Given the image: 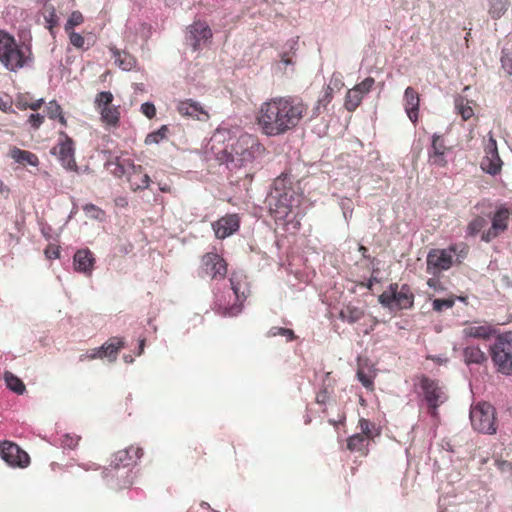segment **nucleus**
Returning <instances> with one entry per match:
<instances>
[{
	"instance_id": "52",
	"label": "nucleus",
	"mask_w": 512,
	"mask_h": 512,
	"mask_svg": "<svg viewBox=\"0 0 512 512\" xmlns=\"http://www.w3.org/2000/svg\"><path fill=\"white\" fill-rule=\"evenodd\" d=\"M28 122L34 129H38L44 122V116L41 114H31L28 118Z\"/></svg>"
},
{
	"instance_id": "9",
	"label": "nucleus",
	"mask_w": 512,
	"mask_h": 512,
	"mask_svg": "<svg viewBox=\"0 0 512 512\" xmlns=\"http://www.w3.org/2000/svg\"><path fill=\"white\" fill-rule=\"evenodd\" d=\"M378 300L389 309H410L414 304V294L408 284L399 287L397 283H392L387 290L379 295Z\"/></svg>"
},
{
	"instance_id": "18",
	"label": "nucleus",
	"mask_w": 512,
	"mask_h": 512,
	"mask_svg": "<svg viewBox=\"0 0 512 512\" xmlns=\"http://www.w3.org/2000/svg\"><path fill=\"white\" fill-rule=\"evenodd\" d=\"M211 38L212 31L205 22L196 21L188 27L186 40L193 47V50H198L201 45Z\"/></svg>"
},
{
	"instance_id": "40",
	"label": "nucleus",
	"mask_w": 512,
	"mask_h": 512,
	"mask_svg": "<svg viewBox=\"0 0 512 512\" xmlns=\"http://www.w3.org/2000/svg\"><path fill=\"white\" fill-rule=\"evenodd\" d=\"M486 225L487 221L483 217L477 216L469 222L467 226V233L470 236H475L482 231Z\"/></svg>"
},
{
	"instance_id": "6",
	"label": "nucleus",
	"mask_w": 512,
	"mask_h": 512,
	"mask_svg": "<svg viewBox=\"0 0 512 512\" xmlns=\"http://www.w3.org/2000/svg\"><path fill=\"white\" fill-rule=\"evenodd\" d=\"M230 284L236 302L232 305H225L220 300H217L214 306L215 312L223 317L237 316L242 311L243 303L250 294L249 282L244 273L233 272L230 277Z\"/></svg>"
},
{
	"instance_id": "22",
	"label": "nucleus",
	"mask_w": 512,
	"mask_h": 512,
	"mask_svg": "<svg viewBox=\"0 0 512 512\" xmlns=\"http://www.w3.org/2000/svg\"><path fill=\"white\" fill-rule=\"evenodd\" d=\"M177 111L183 117H190L199 121H207L210 117L200 103L192 99L180 101L177 105Z\"/></svg>"
},
{
	"instance_id": "39",
	"label": "nucleus",
	"mask_w": 512,
	"mask_h": 512,
	"mask_svg": "<svg viewBox=\"0 0 512 512\" xmlns=\"http://www.w3.org/2000/svg\"><path fill=\"white\" fill-rule=\"evenodd\" d=\"M169 129L166 125H162L158 130L149 133L145 138V144H158L167 137Z\"/></svg>"
},
{
	"instance_id": "42",
	"label": "nucleus",
	"mask_w": 512,
	"mask_h": 512,
	"mask_svg": "<svg viewBox=\"0 0 512 512\" xmlns=\"http://www.w3.org/2000/svg\"><path fill=\"white\" fill-rule=\"evenodd\" d=\"M84 22V17L80 11H73L66 24H65V32L74 31V27L81 25Z\"/></svg>"
},
{
	"instance_id": "15",
	"label": "nucleus",
	"mask_w": 512,
	"mask_h": 512,
	"mask_svg": "<svg viewBox=\"0 0 512 512\" xmlns=\"http://www.w3.org/2000/svg\"><path fill=\"white\" fill-rule=\"evenodd\" d=\"M374 83L375 80L373 77H367L362 82L349 89L344 100L345 109L349 112L355 111L362 103L364 96L371 91Z\"/></svg>"
},
{
	"instance_id": "5",
	"label": "nucleus",
	"mask_w": 512,
	"mask_h": 512,
	"mask_svg": "<svg viewBox=\"0 0 512 512\" xmlns=\"http://www.w3.org/2000/svg\"><path fill=\"white\" fill-rule=\"evenodd\" d=\"M111 173L116 177L127 176L130 188L133 191L144 190L149 187L150 177L144 173L141 165H135L130 158L116 157L108 162Z\"/></svg>"
},
{
	"instance_id": "45",
	"label": "nucleus",
	"mask_w": 512,
	"mask_h": 512,
	"mask_svg": "<svg viewBox=\"0 0 512 512\" xmlns=\"http://www.w3.org/2000/svg\"><path fill=\"white\" fill-rule=\"evenodd\" d=\"M333 99V89L330 86H327V88L324 91L323 96L318 100L317 106L315 107V112L317 115H319L320 107L322 106L324 109H326V106L332 101Z\"/></svg>"
},
{
	"instance_id": "44",
	"label": "nucleus",
	"mask_w": 512,
	"mask_h": 512,
	"mask_svg": "<svg viewBox=\"0 0 512 512\" xmlns=\"http://www.w3.org/2000/svg\"><path fill=\"white\" fill-rule=\"evenodd\" d=\"M358 426L360 428V433L363 436L367 437V440H372L374 438L373 428L374 425L367 419L361 418L359 420Z\"/></svg>"
},
{
	"instance_id": "55",
	"label": "nucleus",
	"mask_w": 512,
	"mask_h": 512,
	"mask_svg": "<svg viewBox=\"0 0 512 512\" xmlns=\"http://www.w3.org/2000/svg\"><path fill=\"white\" fill-rule=\"evenodd\" d=\"M329 399V394L326 389L320 391L316 395V402L318 404H325Z\"/></svg>"
},
{
	"instance_id": "36",
	"label": "nucleus",
	"mask_w": 512,
	"mask_h": 512,
	"mask_svg": "<svg viewBox=\"0 0 512 512\" xmlns=\"http://www.w3.org/2000/svg\"><path fill=\"white\" fill-rule=\"evenodd\" d=\"M375 376V372H373L371 369L366 371L363 367H359L357 370L358 380L368 390H373Z\"/></svg>"
},
{
	"instance_id": "24",
	"label": "nucleus",
	"mask_w": 512,
	"mask_h": 512,
	"mask_svg": "<svg viewBox=\"0 0 512 512\" xmlns=\"http://www.w3.org/2000/svg\"><path fill=\"white\" fill-rule=\"evenodd\" d=\"M73 260L76 271L82 272L86 275H90L92 273L95 258L89 249L78 250L75 253Z\"/></svg>"
},
{
	"instance_id": "23",
	"label": "nucleus",
	"mask_w": 512,
	"mask_h": 512,
	"mask_svg": "<svg viewBox=\"0 0 512 512\" xmlns=\"http://www.w3.org/2000/svg\"><path fill=\"white\" fill-rule=\"evenodd\" d=\"M403 101L408 118L415 124L419 117L420 96L418 92L413 87H407Z\"/></svg>"
},
{
	"instance_id": "46",
	"label": "nucleus",
	"mask_w": 512,
	"mask_h": 512,
	"mask_svg": "<svg viewBox=\"0 0 512 512\" xmlns=\"http://www.w3.org/2000/svg\"><path fill=\"white\" fill-rule=\"evenodd\" d=\"M501 65L506 74L512 75V49L502 51Z\"/></svg>"
},
{
	"instance_id": "53",
	"label": "nucleus",
	"mask_w": 512,
	"mask_h": 512,
	"mask_svg": "<svg viewBox=\"0 0 512 512\" xmlns=\"http://www.w3.org/2000/svg\"><path fill=\"white\" fill-rule=\"evenodd\" d=\"M96 358H102L100 348L92 349L90 352L82 354L80 356V361L94 360Z\"/></svg>"
},
{
	"instance_id": "41",
	"label": "nucleus",
	"mask_w": 512,
	"mask_h": 512,
	"mask_svg": "<svg viewBox=\"0 0 512 512\" xmlns=\"http://www.w3.org/2000/svg\"><path fill=\"white\" fill-rule=\"evenodd\" d=\"M83 211L86 214V216H88L91 219L103 220L105 217V212L101 208L97 207L92 203L85 204L83 206Z\"/></svg>"
},
{
	"instance_id": "4",
	"label": "nucleus",
	"mask_w": 512,
	"mask_h": 512,
	"mask_svg": "<svg viewBox=\"0 0 512 512\" xmlns=\"http://www.w3.org/2000/svg\"><path fill=\"white\" fill-rule=\"evenodd\" d=\"M31 50L28 46L20 45L14 36L5 30H0V63L9 71L16 72L31 61Z\"/></svg>"
},
{
	"instance_id": "17",
	"label": "nucleus",
	"mask_w": 512,
	"mask_h": 512,
	"mask_svg": "<svg viewBox=\"0 0 512 512\" xmlns=\"http://www.w3.org/2000/svg\"><path fill=\"white\" fill-rule=\"evenodd\" d=\"M485 156L481 161V169L490 174L497 175L501 172L503 162L499 156L496 140L491 135L486 146H485Z\"/></svg>"
},
{
	"instance_id": "35",
	"label": "nucleus",
	"mask_w": 512,
	"mask_h": 512,
	"mask_svg": "<svg viewBox=\"0 0 512 512\" xmlns=\"http://www.w3.org/2000/svg\"><path fill=\"white\" fill-rule=\"evenodd\" d=\"M467 337L487 339L490 337L492 330L488 326H469L463 330Z\"/></svg>"
},
{
	"instance_id": "57",
	"label": "nucleus",
	"mask_w": 512,
	"mask_h": 512,
	"mask_svg": "<svg viewBox=\"0 0 512 512\" xmlns=\"http://www.w3.org/2000/svg\"><path fill=\"white\" fill-rule=\"evenodd\" d=\"M496 465L498 469H500L503 472H511L512 471V465L508 461H497Z\"/></svg>"
},
{
	"instance_id": "34",
	"label": "nucleus",
	"mask_w": 512,
	"mask_h": 512,
	"mask_svg": "<svg viewBox=\"0 0 512 512\" xmlns=\"http://www.w3.org/2000/svg\"><path fill=\"white\" fill-rule=\"evenodd\" d=\"M455 107L464 121L469 120L474 115V110L471 106V102L465 99L464 97H458L455 100Z\"/></svg>"
},
{
	"instance_id": "1",
	"label": "nucleus",
	"mask_w": 512,
	"mask_h": 512,
	"mask_svg": "<svg viewBox=\"0 0 512 512\" xmlns=\"http://www.w3.org/2000/svg\"><path fill=\"white\" fill-rule=\"evenodd\" d=\"M308 104L299 96L272 97L261 103L256 124L267 137L282 136L296 129L308 114Z\"/></svg>"
},
{
	"instance_id": "27",
	"label": "nucleus",
	"mask_w": 512,
	"mask_h": 512,
	"mask_svg": "<svg viewBox=\"0 0 512 512\" xmlns=\"http://www.w3.org/2000/svg\"><path fill=\"white\" fill-rule=\"evenodd\" d=\"M100 119L107 128H118L120 125V106L105 107L98 111Z\"/></svg>"
},
{
	"instance_id": "16",
	"label": "nucleus",
	"mask_w": 512,
	"mask_h": 512,
	"mask_svg": "<svg viewBox=\"0 0 512 512\" xmlns=\"http://www.w3.org/2000/svg\"><path fill=\"white\" fill-rule=\"evenodd\" d=\"M201 267L205 275L211 279H224L227 274V263L217 253H206L201 258Z\"/></svg>"
},
{
	"instance_id": "63",
	"label": "nucleus",
	"mask_w": 512,
	"mask_h": 512,
	"mask_svg": "<svg viewBox=\"0 0 512 512\" xmlns=\"http://www.w3.org/2000/svg\"><path fill=\"white\" fill-rule=\"evenodd\" d=\"M282 62H284L286 65L290 64L291 63V60L287 57L286 54H283L282 55V58H281Z\"/></svg>"
},
{
	"instance_id": "13",
	"label": "nucleus",
	"mask_w": 512,
	"mask_h": 512,
	"mask_svg": "<svg viewBox=\"0 0 512 512\" xmlns=\"http://www.w3.org/2000/svg\"><path fill=\"white\" fill-rule=\"evenodd\" d=\"M0 455L1 458L12 467L26 468L30 464V457L27 452L10 441L1 443Z\"/></svg>"
},
{
	"instance_id": "31",
	"label": "nucleus",
	"mask_w": 512,
	"mask_h": 512,
	"mask_svg": "<svg viewBox=\"0 0 512 512\" xmlns=\"http://www.w3.org/2000/svg\"><path fill=\"white\" fill-rule=\"evenodd\" d=\"M369 440L367 437L362 434H354L347 439V448L351 452H367V446L369 445Z\"/></svg>"
},
{
	"instance_id": "10",
	"label": "nucleus",
	"mask_w": 512,
	"mask_h": 512,
	"mask_svg": "<svg viewBox=\"0 0 512 512\" xmlns=\"http://www.w3.org/2000/svg\"><path fill=\"white\" fill-rule=\"evenodd\" d=\"M496 411L487 403L480 402L474 405L470 411V420L473 428L479 432L493 434L496 432Z\"/></svg>"
},
{
	"instance_id": "49",
	"label": "nucleus",
	"mask_w": 512,
	"mask_h": 512,
	"mask_svg": "<svg viewBox=\"0 0 512 512\" xmlns=\"http://www.w3.org/2000/svg\"><path fill=\"white\" fill-rule=\"evenodd\" d=\"M80 439L81 438L78 435L66 434L63 436L61 443L66 448L74 449L78 445Z\"/></svg>"
},
{
	"instance_id": "61",
	"label": "nucleus",
	"mask_w": 512,
	"mask_h": 512,
	"mask_svg": "<svg viewBox=\"0 0 512 512\" xmlns=\"http://www.w3.org/2000/svg\"><path fill=\"white\" fill-rule=\"evenodd\" d=\"M378 280L376 277L372 276L368 281L367 283L365 284V287L368 288V289H372V286L374 285V283H377Z\"/></svg>"
},
{
	"instance_id": "2",
	"label": "nucleus",
	"mask_w": 512,
	"mask_h": 512,
	"mask_svg": "<svg viewBox=\"0 0 512 512\" xmlns=\"http://www.w3.org/2000/svg\"><path fill=\"white\" fill-rule=\"evenodd\" d=\"M265 152V146L255 135L243 133L231 145L230 151L224 150L219 159L232 170L251 165Z\"/></svg>"
},
{
	"instance_id": "54",
	"label": "nucleus",
	"mask_w": 512,
	"mask_h": 512,
	"mask_svg": "<svg viewBox=\"0 0 512 512\" xmlns=\"http://www.w3.org/2000/svg\"><path fill=\"white\" fill-rule=\"evenodd\" d=\"M12 107V101L8 97L0 96V110L7 112Z\"/></svg>"
},
{
	"instance_id": "8",
	"label": "nucleus",
	"mask_w": 512,
	"mask_h": 512,
	"mask_svg": "<svg viewBox=\"0 0 512 512\" xmlns=\"http://www.w3.org/2000/svg\"><path fill=\"white\" fill-rule=\"evenodd\" d=\"M490 351L497 370L502 374L512 375V331L499 335Z\"/></svg>"
},
{
	"instance_id": "47",
	"label": "nucleus",
	"mask_w": 512,
	"mask_h": 512,
	"mask_svg": "<svg viewBox=\"0 0 512 512\" xmlns=\"http://www.w3.org/2000/svg\"><path fill=\"white\" fill-rule=\"evenodd\" d=\"M455 300L453 298L447 299H434L433 300V310L436 312H442L445 309H450L454 306Z\"/></svg>"
},
{
	"instance_id": "28",
	"label": "nucleus",
	"mask_w": 512,
	"mask_h": 512,
	"mask_svg": "<svg viewBox=\"0 0 512 512\" xmlns=\"http://www.w3.org/2000/svg\"><path fill=\"white\" fill-rule=\"evenodd\" d=\"M364 316L365 312L363 309L350 304L342 308L339 313V318L349 324L360 321Z\"/></svg>"
},
{
	"instance_id": "25",
	"label": "nucleus",
	"mask_w": 512,
	"mask_h": 512,
	"mask_svg": "<svg viewBox=\"0 0 512 512\" xmlns=\"http://www.w3.org/2000/svg\"><path fill=\"white\" fill-rule=\"evenodd\" d=\"M124 340L120 337H111L100 348L102 358L106 357L110 362L117 359L118 352L124 348Z\"/></svg>"
},
{
	"instance_id": "48",
	"label": "nucleus",
	"mask_w": 512,
	"mask_h": 512,
	"mask_svg": "<svg viewBox=\"0 0 512 512\" xmlns=\"http://www.w3.org/2000/svg\"><path fill=\"white\" fill-rule=\"evenodd\" d=\"M68 35H69V40H70V43L77 49H88V47H85V39L84 37L75 32V31H69L67 32Z\"/></svg>"
},
{
	"instance_id": "12",
	"label": "nucleus",
	"mask_w": 512,
	"mask_h": 512,
	"mask_svg": "<svg viewBox=\"0 0 512 512\" xmlns=\"http://www.w3.org/2000/svg\"><path fill=\"white\" fill-rule=\"evenodd\" d=\"M52 154L56 155L62 166L68 170L76 171L74 141L65 132L59 133L57 145L52 149Z\"/></svg>"
},
{
	"instance_id": "33",
	"label": "nucleus",
	"mask_w": 512,
	"mask_h": 512,
	"mask_svg": "<svg viewBox=\"0 0 512 512\" xmlns=\"http://www.w3.org/2000/svg\"><path fill=\"white\" fill-rule=\"evenodd\" d=\"M4 380L6 382L7 387L13 392L20 395L25 392V384L20 378L15 376L13 373L6 371L4 373Z\"/></svg>"
},
{
	"instance_id": "14",
	"label": "nucleus",
	"mask_w": 512,
	"mask_h": 512,
	"mask_svg": "<svg viewBox=\"0 0 512 512\" xmlns=\"http://www.w3.org/2000/svg\"><path fill=\"white\" fill-rule=\"evenodd\" d=\"M510 215L511 211L507 207L503 205L498 207L492 216L491 227L482 233L481 240L488 243L505 232L508 228Z\"/></svg>"
},
{
	"instance_id": "11",
	"label": "nucleus",
	"mask_w": 512,
	"mask_h": 512,
	"mask_svg": "<svg viewBox=\"0 0 512 512\" xmlns=\"http://www.w3.org/2000/svg\"><path fill=\"white\" fill-rule=\"evenodd\" d=\"M419 384L422 389L424 399L428 405L429 414L432 417L437 418L439 406L447 399L445 392L437 381L430 379L425 375H421L419 377Z\"/></svg>"
},
{
	"instance_id": "60",
	"label": "nucleus",
	"mask_w": 512,
	"mask_h": 512,
	"mask_svg": "<svg viewBox=\"0 0 512 512\" xmlns=\"http://www.w3.org/2000/svg\"><path fill=\"white\" fill-rule=\"evenodd\" d=\"M427 285H428L429 287H431V288L436 289V288H437V286L439 285V281H438V280H436V279L430 278V279H428V281H427Z\"/></svg>"
},
{
	"instance_id": "26",
	"label": "nucleus",
	"mask_w": 512,
	"mask_h": 512,
	"mask_svg": "<svg viewBox=\"0 0 512 512\" xmlns=\"http://www.w3.org/2000/svg\"><path fill=\"white\" fill-rule=\"evenodd\" d=\"M9 157L21 165H39V158L36 154L15 146L9 150Z\"/></svg>"
},
{
	"instance_id": "56",
	"label": "nucleus",
	"mask_w": 512,
	"mask_h": 512,
	"mask_svg": "<svg viewBox=\"0 0 512 512\" xmlns=\"http://www.w3.org/2000/svg\"><path fill=\"white\" fill-rule=\"evenodd\" d=\"M45 254H46V256H47L49 259H56V258H58V257H59L60 252H59L58 248L49 246V247L45 250Z\"/></svg>"
},
{
	"instance_id": "32",
	"label": "nucleus",
	"mask_w": 512,
	"mask_h": 512,
	"mask_svg": "<svg viewBox=\"0 0 512 512\" xmlns=\"http://www.w3.org/2000/svg\"><path fill=\"white\" fill-rule=\"evenodd\" d=\"M509 0H488V13L492 19H500L507 11Z\"/></svg>"
},
{
	"instance_id": "3",
	"label": "nucleus",
	"mask_w": 512,
	"mask_h": 512,
	"mask_svg": "<svg viewBox=\"0 0 512 512\" xmlns=\"http://www.w3.org/2000/svg\"><path fill=\"white\" fill-rule=\"evenodd\" d=\"M299 202L290 175L282 173L273 183V190L268 197L270 215L276 222L286 221L293 207Z\"/></svg>"
},
{
	"instance_id": "21",
	"label": "nucleus",
	"mask_w": 512,
	"mask_h": 512,
	"mask_svg": "<svg viewBox=\"0 0 512 512\" xmlns=\"http://www.w3.org/2000/svg\"><path fill=\"white\" fill-rule=\"evenodd\" d=\"M143 449L140 447L130 446L127 449L119 450L113 455L111 465L114 468L128 467L143 456Z\"/></svg>"
},
{
	"instance_id": "62",
	"label": "nucleus",
	"mask_w": 512,
	"mask_h": 512,
	"mask_svg": "<svg viewBox=\"0 0 512 512\" xmlns=\"http://www.w3.org/2000/svg\"><path fill=\"white\" fill-rule=\"evenodd\" d=\"M144 346H145V339H142L140 340V343H139V352H138V355H141L144 351Z\"/></svg>"
},
{
	"instance_id": "29",
	"label": "nucleus",
	"mask_w": 512,
	"mask_h": 512,
	"mask_svg": "<svg viewBox=\"0 0 512 512\" xmlns=\"http://www.w3.org/2000/svg\"><path fill=\"white\" fill-rule=\"evenodd\" d=\"M115 62L123 70H131L136 65V59L127 52H121L115 47L110 48Z\"/></svg>"
},
{
	"instance_id": "64",
	"label": "nucleus",
	"mask_w": 512,
	"mask_h": 512,
	"mask_svg": "<svg viewBox=\"0 0 512 512\" xmlns=\"http://www.w3.org/2000/svg\"><path fill=\"white\" fill-rule=\"evenodd\" d=\"M160 190H161L162 192H169V191H170V188H169L168 186L164 185V186H161V187H160Z\"/></svg>"
},
{
	"instance_id": "50",
	"label": "nucleus",
	"mask_w": 512,
	"mask_h": 512,
	"mask_svg": "<svg viewBox=\"0 0 512 512\" xmlns=\"http://www.w3.org/2000/svg\"><path fill=\"white\" fill-rule=\"evenodd\" d=\"M141 112L149 119H152L156 115V108L154 104L150 102L143 103L141 105Z\"/></svg>"
},
{
	"instance_id": "38",
	"label": "nucleus",
	"mask_w": 512,
	"mask_h": 512,
	"mask_svg": "<svg viewBox=\"0 0 512 512\" xmlns=\"http://www.w3.org/2000/svg\"><path fill=\"white\" fill-rule=\"evenodd\" d=\"M114 96L110 91H102L96 95L94 104L97 111L104 109L105 107H111Z\"/></svg>"
},
{
	"instance_id": "19",
	"label": "nucleus",
	"mask_w": 512,
	"mask_h": 512,
	"mask_svg": "<svg viewBox=\"0 0 512 512\" xmlns=\"http://www.w3.org/2000/svg\"><path fill=\"white\" fill-rule=\"evenodd\" d=\"M240 227V219L237 214H227L214 223L212 228L218 239H225L236 232Z\"/></svg>"
},
{
	"instance_id": "7",
	"label": "nucleus",
	"mask_w": 512,
	"mask_h": 512,
	"mask_svg": "<svg viewBox=\"0 0 512 512\" xmlns=\"http://www.w3.org/2000/svg\"><path fill=\"white\" fill-rule=\"evenodd\" d=\"M469 252V247L465 243L450 245L447 249H432L427 255V271L429 273H439L452 267L453 257L465 258Z\"/></svg>"
},
{
	"instance_id": "58",
	"label": "nucleus",
	"mask_w": 512,
	"mask_h": 512,
	"mask_svg": "<svg viewBox=\"0 0 512 512\" xmlns=\"http://www.w3.org/2000/svg\"><path fill=\"white\" fill-rule=\"evenodd\" d=\"M44 104V100L43 99H38L36 101H31L30 100V103L28 105V108H30L31 110H34V111H37L38 109L41 108V106Z\"/></svg>"
},
{
	"instance_id": "20",
	"label": "nucleus",
	"mask_w": 512,
	"mask_h": 512,
	"mask_svg": "<svg viewBox=\"0 0 512 512\" xmlns=\"http://www.w3.org/2000/svg\"><path fill=\"white\" fill-rule=\"evenodd\" d=\"M448 150L444 138L441 135L434 134L431 147L428 150V162L436 167H445L447 165L445 156Z\"/></svg>"
},
{
	"instance_id": "59",
	"label": "nucleus",
	"mask_w": 512,
	"mask_h": 512,
	"mask_svg": "<svg viewBox=\"0 0 512 512\" xmlns=\"http://www.w3.org/2000/svg\"><path fill=\"white\" fill-rule=\"evenodd\" d=\"M358 250L365 259H370V255L368 254V249L365 246L360 245Z\"/></svg>"
},
{
	"instance_id": "30",
	"label": "nucleus",
	"mask_w": 512,
	"mask_h": 512,
	"mask_svg": "<svg viewBox=\"0 0 512 512\" xmlns=\"http://www.w3.org/2000/svg\"><path fill=\"white\" fill-rule=\"evenodd\" d=\"M463 356L467 364H483L487 361L486 354L477 346H467Z\"/></svg>"
},
{
	"instance_id": "37",
	"label": "nucleus",
	"mask_w": 512,
	"mask_h": 512,
	"mask_svg": "<svg viewBox=\"0 0 512 512\" xmlns=\"http://www.w3.org/2000/svg\"><path fill=\"white\" fill-rule=\"evenodd\" d=\"M47 114L50 119H58L63 125H67V120L63 115L61 106L56 101H50L47 105Z\"/></svg>"
},
{
	"instance_id": "43",
	"label": "nucleus",
	"mask_w": 512,
	"mask_h": 512,
	"mask_svg": "<svg viewBox=\"0 0 512 512\" xmlns=\"http://www.w3.org/2000/svg\"><path fill=\"white\" fill-rule=\"evenodd\" d=\"M269 337H275V336H284L287 338L288 341H292L296 338L294 331L288 328L283 327H272L268 331Z\"/></svg>"
},
{
	"instance_id": "51",
	"label": "nucleus",
	"mask_w": 512,
	"mask_h": 512,
	"mask_svg": "<svg viewBox=\"0 0 512 512\" xmlns=\"http://www.w3.org/2000/svg\"><path fill=\"white\" fill-rule=\"evenodd\" d=\"M30 103V97L28 94L26 95H18L15 101V105L20 110H25L28 108Z\"/></svg>"
}]
</instances>
